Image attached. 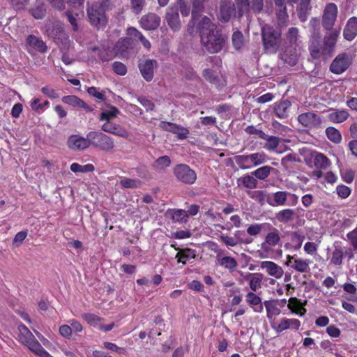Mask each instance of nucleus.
Listing matches in <instances>:
<instances>
[{
	"mask_svg": "<svg viewBox=\"0 0 357 357\" xmlns=\"http://www.w3.org/2000/svg\"><path fill=\"white\" fill-rule=\"evenodd\" d=\"M119 113V110L116 107H111L109 109L105 110L100 114V120L109 121L110 119L115 118Z\"/></svg>",
	"mask_w": 357,
	"mask_h": 357,
	"instance_id": "52",
	"label": "nucleus"
},
{
	"mask_svg": "<svg viewBox=\"0 0 357 357\" xmlns=\"http://www.w3.org/2000/svg\"><path fill=\"white\" fill-rule=\"evenodd\" d=\"M357 36V17H352L348 20L343 29V37L348 41L353 40Z\"/></svg>",
	"mask_w": 357,
	"mask_h": 357,
	"instance_id": "21",
	"label": "nucleus"
},
{
	"mask_svg": "<svg viewBox=\"0 0 357 357\" xmlns=\"http://www.w3.org/2000/svg\"><path fill=\"white\" fill-rule=\"evenodd\" d=\"M109 6L108 0L102 1H95L86 5V13L90 24L97 28L100 29L105 26L107 20L105 15L106 10Z\"/></svg>",
	"mask_w": 357,
	"mask_h": 357,
	"instance_id": "2",
	"label": "nucleus"
},
{
	"mask_svg": "<svg viewBox=\"0 0 357 357\" xmlns=\"http://www.w3.org/2000/svg\"><path fill=\"white\" fill-rule=\"evenodd\" d=\"M160 23V18L155 13H149L144 15L140 20L142 28L146 30L156 29Z\"/></svg>",
	"mask_w": 357,
	"mask_h": 357,
	"instance_id": "20",
	"label": "nucleus"
},
{
	"mask_svg": "<svg viewBox=\"0 0 357 357\" xmlns=\"http://www.w3.org/2000/svg\"><path fill=\"white\" fill-rule=\"evenodd\" d=\"M45 33L56 43H64L68 41L63 26L59 22H47L44 26Z\"/></svg>",
	"mask_w": 357,
	"mask_h": 357,
	"instance_id": "8",
	"label": "nucleus"
},
{
	"mask_svg": "<svg viewBox=\"0 0 357 357\" xmlns=\"http://www.w3.org/2000/svg\"><path fill=\"white\" fill-rule=\"evenodd\" d=\"M136 46L135 42L130 38H124L119 39L116 43L114 50L116 55L121 56H128L130 50H133Z\"/></svg>",
	"mask_w": 357,
	"mask_h": 357,
	"instance_id": "15",
	"label": "nucleus"
},
{
	"mask_svg": "<svg viewBox=\"0 0 357 357\" xmlns=\"http://www.w3.org/2000/svg\"><path fill=\"white\" fill-rule=\"evenodd\" d=\"M327 31L323 38V43L326 46L325 51L330 49L333 52L340 36V29H332Z\"/></svg>",
	"mask_w": 357,
	"mask_h": 357,
	"instance_id": "23",
	"label": "nucleus"
},
{
	"mask_svg": "<svg viewBox=\"0 0 357 357\" xmlns=\"http://www.w3.org/2000/svg\"><path fill=\"white\" fill-rule=\"evenodd\" d=\"M311 0H301L298 8V16L301 22H305L312 10Z\"/></svg>",
	"mask_w": 357,
	"mask_h": 357,
	"instance_id": "33",
	"label": "nucleus"
},
{
	"mask_svg": "<svg viewBox=\"0 0 357 357\" xmlns=\"http://www.w3.org/2000/svg\"><path fill=\"white\" fill-rule=\"evenodd\" d=\"M172 218L175 222H186L188 220V214L183 209L174 210Z\"/></svg>",
	"mask_w": 357,
	"mask_h": 357,
	"instance_id": "47",
	"label": "nucleus"
},
{
	"mask_svg": "<svg viewBox=\"0 0 357 357\" xmlns=\"http://www.w3.org/2000/svg\"><path fill=\"white\" fill-rule=\"evenodd\" d=\"M26 45L29 49H33L41 53L47 51V46L45 43L39 38L30 35L26 38ZM30 51V50H29Z\"/></svg>",
	"mask_w": 357,
	"mask_h": 357,
	"instance_id": "26",
	"label": "nucleus"
},
{
	"mask_svg": "<svg viewBox=\"0 0 357 357\" xmlns=\"http://www.w3.org/2000/svg\"><path fill=\"white\" fill-rule=\"evenodd\" d=\"M171 165V160L169 156L163 155L159 157L155 162L153 167L155 169L162 170Z\"/></svg>",
	"mask_w": 357,
	"mask_h": 357,
	"instance_id": "49",
	"label": "nucleus"
},
{
	"mask_svg": "<svg viewBox=\"0 0 357 357\" xmlns=\"http://www.w3.org/2000/svg\"><path fill=\"white\" fill-rule=\"evenodd\" d=\"M70 170L75 173H86L92 172L94 171V166L91 164H87L85 165H81L78 163H73L70 165Z\"/></svg>",
	"mask_w": 357,
	"mask_h": 357,
	"instance_id": "43",
	"label": "nucleus"
},
{
	"mask_svg": "<svg viewBox=\"0 0 357 357\" xmlns=\"http://www.w3.org/2000/svg\"><path fill=\"white\" fill-rule=\"evenodd\" d=\"M173 174L177 181L187 185H192L197 180L195 170L185 164L176 165L173 169Z\"/></svg>",
	"mask_w": 357,
	"mask_h": 357,
	"instance_id": "6",
	"label": "nucleus"
},
{
	"mask_svg": "<svg viewBox=\"0 0 357 357\" xmlns=\"http://www.w3.org/2000/svg\"><path fill=\"white\" fill-rule=\"evenodd\" d=\"M246 302L250 305L256 312H261L264 307L261 303V299L254 292H248L246 294Z\"/></svg>",
	"mask_w": 357,
	"mask_h": 357,
	"instance_id": "30",
	"label": "nucleus"
},
{
	"mask_svg": "<svg viewBox=\"0 0 357 357\" xmlns=\"http://www.w3.org/2000/svg\"><path fill=\"white\" fill-rule=\"evenodd\" d=\"M264 305L266 310L267 317L268 319H271L273 317L280 314V309L275 305L270 303L269 301H265Z\"/></svg>",
	"mask_w": 357,
	"mask_h": 357,
	"instance_id": "54",
	"label": "nucleus"
},
{
	"mask_svg": "<svg viewBox=\"0 0 357 357\" xmlns=\"http://www.w3.org/2000/svg\"><path fill=\"white\" fill-rule=\"evenodd\" d=\"M112 69L115 73L119 75H125L127 73L126 66L119 61H115L112 63Z\"/></svg>",
	"mask_w": 357,
	"mask_h": 357,
	"instance_id": "61",
	"label": "nucleus"
},
{
	"mask_svg": "<svg viewBox=\"0 0 357 357\" xmlns=\"http://www.w3.org/2000/svg\"><path fill=\"white\" fill-rule=\"evenodd\" d=\"M291 106V102L288 100H282L275 102L274 105V114L280 119L288 117V109Z\"/></svg>",
	"mask_w": 357,
	"mask_h": 357,
	"instance_id": "27",
	"label": "nucleus"
},
{
	"mask_svg": "<svg viewBox=\"0 0 357 357\" xmlns=\"http://www.w3.org/2000/svg\"><path fill=\"white\" fill-rule=\"evenodd\" d=\"M298 121L305 127L319 128L322 123L321 117L314 112H305L298 116Z\"/></svg>",
	"mask_w": 357,
	"mask_h": 357,
	"instance_id": "16",
	"label": "nucleus"
},
{
	"mask_svg": "<svg viewBox=\"0 0 357 357\" xmlns=\"http://www.w3.org/2000/svg\"><path fill=\"white\" fill-rule=\"evenodd\" d=\"M220 264L231 271L234 270L238 266L236 260L231 257H223L220 259Z\"/></svg>",
	"mask_w": 357,
	"mask_h": 357,
	"instance_id": "51",
	"label": "nucleus"
},
{
	"mask_svg": "<svg viewBox=\"0 0 357 357\" xmlns=\"http://www.w3.org/2000/svg\"><path fill=\"white\" fill-rule=\"evenodd\" d=\"M145 5V0H130V6L132 11L139 14Z\"/></svg>",
	"mask_w": 357,
	"mask_h": 357,
	"instance_id": "62",
	"label": "nucleus"
},
{
	"mask_svg": "<svg viewBox=\"0 0 357 357\" xmlns=\"http://www.w3.org/2000/svg\"><path fill=\"white\" fill-rule=\"evenodd\" d=\"M62 102L70 105L75 107L83 108L87 112H91L93 109L90 107L86 103H85L82 100L79 99L76 96H63L61 99Z\"/></svg>",
	"mask_w": 357,
	"mask_h": 357,
	"instance_id": "25",
	"label": "nucleus"
},
{
	"mask_svg": "<svg viewBox=\"0 0 357 357\" xmlns=\"http://www.w3.org/2000/svg\"><path fill=\"white\" fill-rule=\"evenodd\" d=\"M262 139L266 140V143L264 145V148L269 151H274L278 146L281 139L275 136H268L266 135V138Z\"/></svg>",
	"mask_w": 357,
	"mask_h": 357,
	"instance_id": "39",
	"label": "nucleus"
},
{
	"mask_svg": "<svg viewBox=\"0 0 357 357\" xmlns=\"http://www.w3.org/2000/svg\"><path fill=\"white\" fill-rule=\"evenodd\" d=\"M300 159L296 153L288 154L283 157L281 160V165L286 169L289 168V162H299Z\"/></svg>",
	"mask_w": 357,
	"mask_h": 357,
	"instance_id": "57",
	"label": "nucleus"
},
{
	"mask_svg": "<svg viewBox=\"0 0 357 357\" xmlns=\"http://www.w3.org/2000/svg\"><path fill=\"white\" fill-rule=\"evenodd\" d=\"M245 131L248 135H257L260 139L266 138V134H265L261 130L256 128L254 126H248Z\"/></svg>",
	"mask_w": 357,
	"mask_h": 357,
	"instance_id": "63",
	"label": "nucleus"
},
{
	"mask_svg": "<svg viewBox=\"0 0 357 357\" xmlns=\"http://www.w3.org/2000/svg\"><path fill=\"white\" fill-rule=\"evenodd\" d=\"M260 267L265 270L268 275L276 279H280L283 276V268L273 261H263L260 263Z\"/></svg>",
	"mask_w": 357,
	"mask_h": 357,
	"instance_id": "18",
	"label": "nucleus"
},
{
	"mask_svg": "<svg viewBox=\"0 0 357 357\" xmlns=\"http://www.w3.org/2000/svg\"><path fill=\"white\" fill-rule=\"evenodd\" d=\"M90 145L105 151H112L114 147L112 138L101 132L91 131L87 134Z\"/></svg>",
	"mask_w": 357,
	"mask_h": 357,
	"instance_id": "4",
	"label": "nucleus"
},
{
	"mask_svg": "<svg viewBox=\"0 0 357 357\" xmlns=\"http://www.w3.org/2000/svg\"><path fill=\"white\" fill-rule=\"evenodd\" d=\"M271 126L275 133L285 136L291 129L286 126L282 125L278 121L273 120L271 123Z\"/></svg>",
	"mask_w": 357,
	"mask_h": 357,
	"instance_id": "48",
	"label": "nucleus"
},
{
	"mask_svg": "<svg viewBox=\"0 0 357 357\" xmlns=\"http://www.w3.org/2000/svg\"><path fill=\"white\" fill-rule=\"evenodd\" d=\"M268 232L267 233L264 241L261 245V250L268 253L273 247L276 246L280 242V234L278 229L268 224Z\"/></svg>",
	"mask_w": 357,
	"mask_h": 357,
	"instance_id": "12",
	"label": "nucleus"
},
{
	"mask_svg": "<svg viewBox=\"0 0 357 357\" xmlns=\"http://www.w3.org/2000/svg\"><path fill=\"white\" fill-rule=\"evenodd\" d=\"M202 75L207 81L212 84H216L218 82V76L216 73L209 68L204 69Z\"/></svg>",
	"mask_w": 357,
	"mask_h": 357,
	"instance_id": "56",
	"label": "nucleus"
},
{
	"mask_svg": "<svg viewBox=\"0 0 357 357\" xmlns=\"http://www.w3.org/2000/svg\"><path fill=\"white\" fill-rule=\"evenodd\" d=\"M349 113L346 109H333L328 114V119L333 123L344 122L349 117Z\"/></svg>",
	"mask_w": 357,
	"mask_h": 357,
	"instance_id": "28",
	"label": "nucleus"
},
{
	"mask_svg": "<svg viewBox=\"0 0 357 357\" xmlns=\"http://www.w3.org/2000/svg\"><path fill=\"white\" fill-rule=\"evenodd\" d=\"M18 330L20 332L18 340L31 351L34 353L38 348H40L41 344L25 325H19Z\"/></svg>",
	"mask_w": 357,
	"mask_h": 357,
	"instance_id": "9",
	"label": "nucleus"
},
{
	"mask_svg": "<svg viewBox=\"0 0 357 357\" xmlns=\"http://www.w3.org/2000/svg\"><path fill=\"white\" fill-rule=\"evenodd\" d=\"M314 165L319 169H326L331 165V162L323 153H317L314 159Z\"/></svg>",
	"mask_w": 357,
	"mask_h": 357,
	"instance_id": "38",
	"label": "nucleus"
},
{
	"mask_svg": "<svg viewBox=\"0 0 357 357\" xmlns=\"http://www.w3.org/2000/svg\"><path fill=\"white\" fill-rule=\"evenodd\" d=\"M289 192L278 191L271 197L269 205L271 206H284L288 199Z\"/></svg>",
	"mask_w": 357,
	"mask_h": 357,
	"instance_id": "34",
	"label": "nucleus"
},
{
	"mask_svg": "<svg viewBox=\"0 0 357 357\" xmlns=\"http://www.w3.org/2000/svg\"><path fill=\"white\" fill-rule=\"evenodd\" d=\"M248 195L252 199L257 202L261 206L266 203L269 204L271 195L266 190H255L248 192Z\"/></svg>",
	"mask_w": 357,
	"mask_h": 357,
	"instance_id": "35",
	"label": "nucleus"
},
{
	"mask_svg": "<svg viewBox=\"0 0 357 357\" xmlns=\"http://www.w3.org/2000/svg\"><path fill=\"white\" fill-rule=\"evenodd\" d=\"M352 59L347 53L339 54L330 66V70L337 75L342 74L350 66Z\"/></svg>",
	"mask_w": 357,
	"mask_h": 357,
	"instance_id": "11",
	"label": "nucleus"
},
{
	"mask_svg": "<svg viewBox=\"0 0 357 357\" xmlns=\"http://www.w3.org/2000/svg\"><path fill=\"white\" fill-rule=\"evenodd\" d=\"M298 38V29L296 27H291L289 29L287 34L286 39L291 44L294 45L296 43Z\"/></svg>",
	"mask_w": 357,
	"mask_h": 357,
	"instance_id": "55",
	"label": "nucleus"
},
{
	"mask_svg": "<svg viewBox=\"0 0 357 357\" xmlns=\"http://www.w3.org/2000/svg\"><path fill=\"white\" fill-rule=\"evenodd\" d=\"M232 44L236 50H240L244 45L243 33L239 31H235L232 35Z\"/></svg>",
	"mask_w": 357,
	"mask_h": 357,
	"instance_id": "53",
	"label": "nucleus"
},
{
	"mask_svg": "<svg viewBox=\"0 0 357 357\" xmlns=\"http://www.w3.org/2000/svg\"><path fill=\"white\" fill-rule=\"evenodd\" d=\"M82 318L91 326H96L100 321L101 318L94 314L85 313L82 314Z\"/></svg>",
	"mask_w": 357,
	"mask_h": 357,
	"instance_id": "58",
	"label": "nucleus"
},
{
	"mask_svg": "<svg viewBox=\"0 0 357 357\" xmlns=\"http://www.w3.org/2000/svg\"><path fill=\"white\" fill-rule=\"evenodd\" d=\"M272 328L278 333H281L289 328V319H282L278 325L272 324Z\"/></svg>",
	"mask_w": 357,
	"mask_h": 357,
	"instance_id": "60",
	"label": "nucleus"
},
{
	"mask_svg": "<svg viewBox=\"0 0 357 357\" xmlns=\"http://www.w3.org/2000/svg\"><path fill=\"white\" fill-rule=\"evenodd\" d=\"M165 20L168 25L174 31L181 28L178 8L169 7L167 10Z\"/></svg>",
	"mask_w": 357,
	"mask_h": 357,
	"instance_id": "22",
	"label": "nucleus"
},
{
	"mask_svg": "<svg viewBox=\"0 0 357 357\" xmlns=\"http://www.w3.org/2000/svg\"><path fill=\"white\" fill-rule=\"evenodd\" d=\"M236 8L231 0H220L218 19L222 22H227L236 15Z\"/></svg>",
	"mask_w": 357,
	"mask_h": 357,
	"instance_id": "14",
	"label": "nucleus"
},
{
	"mask_svg": "<svg viewBox=\"0 0 357 357\" xmlns=\"http://www.w3.org/2000/svg\"><path fill=\"white\" fill-rule=\"evenodd\" d=\"M138 67L143 78L150 82L153 78L154 70L158 67V62L153 59H140Z\"/></svg>",
	"mask_w": 357,
	"mask_h": 357,
	"instance_id": "13",
	"label": "nucleus"
},
{
	"mask_svg": "<svg viewBox=\"0 0 357 357\" xmlns=\"http://www.w3.org/2000/svg\"><path fill=\"white\" fill-rule=\"evenodd\" d=\"M67 145L73 151H82L90 146V142L87 137L84 138L78 135H72L68 139Z\"/></svg>",
	"mask_w": 357,
	"mask_h": 357,
	"instance_id": "17",
	"label": "nucleus"
},
{
	"mask_svg": "<svg viewBox=\"0 0 357 357\" xmlns=\"http://www.w3.org/2000/svg\"><path fill=\"white\" fill-rule=\"evenodd\" d=\"M176 250H178L176 255L175 258L177 259L178 263H182L185 264V261L191 259H195L196 257L195 250L190 248H176Z\"/></svg>",
	"mask_w": 357,
	"mask_h": 357,
	"instance_id": "32",
	"label": "nucleus"
},
{
	"mask_svg": "<svg viewBox=\"0 0 357 357\" xmlns=\"http://www.w3.org/2000/svg\"><path fill=\"white\" fill-rule=\"evenodd\" d=\"M268 224H253L247 229V233L251 236H257L260 234L264 226Z\"/></svg>",
	"mask_w": 357,
	"mask_h": 357,
	"instance_id": "59",
	"label": "nucleus"
},
{
	"mask_svg": "<svg viewBox=\"0 0 357 357\" xmlns=\"http://www.w3.org/2000/svg\"><path fill=\"white\" fill-rule=\"evenodd\" d=\"M267 156L264 153H254L249 155H238L234 157L236 163L241 169H248L252 166H258L267 161Z\"/></svg>",
	"mask_w": 357,
	"mask_h": 357,
	"instance_id": "5",
	"label": "nucleus"
},
{
	"mask_svg": "<svg viewBox=\"0 0 357 357\" xmlns=\"http://www.w3.org/2000/svg\"><path fill=\"white\" fill-rule=\"evenodd\" d=\"M338 9L334 3H329L326 5L321 17V24L324 29L331 30L333 29Z\"/></svg>",
	"mask_w": 357,
	"mask_h": 357,
	"instance_id": "10",
	"label": "nucleus"
},
{
	"mask_svg": "<svg viewBox=\"0 0 357 357\" xmlns=\"http://www.w3.org/2000/svg\"><path fill=\"white\" fill-rule=\"evenodd\" d=\"M31 13L34 18L38 20L43 19L46 14L45 5L43 3H38L31 8Z\"/></svg>",
	"mask_w": 357,
	"mask_h": 357,
	"instance_id": "44",
	"label": "nucleus"
},
{
	"mask_svg": "<svg viewBox=\"0 0 357 357\" xmlns=\"http://www.w3.org/2000/svg\"><path fill=\"white\" fill-rule=\"evenodd\" d=\"M237 8L238 17H242L247 13L250 9V3L249 0H235V4Z\"/></svg>",
	"mask_w": 357,
	"mask_h": 357,
	"instance_id": "42",
	"label": "nucleus"
},
{
	"mask_svg": "<svg viewBox=\"0 0 357 357\" xmlns=\"http://www.w3.org/2000/svg\"><path fill=\"white\" fill-rule=\"evenodd\" d=\"M93 52H98V56L102 61H109L114 57V54L107 49L93 47Z\"/></svg>",
	"mask_w": 357,
	"mask_h": 357,
	"instance_id": "46",
	"label": "nucleus"
},
{
	"mask_svg": "<svg viewBox=\"0 0 357 357\" xmlns=\"http://www.w3.org/2000/svg\"><path fill=\"white\" fill-rule=\"evenodd\" d=\"M261 36L266 52L275 53L280 45L281 32L269 24H265L261 29Z\"/></svg>",
	"mask_w": 357,
	"mask_h": 357,
	"instance_id": "3",
	"label": "nucleus"
},
{
	"mask_svg": "<svg viewBox=\"0 0 357 357\" xmlns=\"http://www.w3.org/2000/svg\"><path fill=\"white\" fill-rule=\"evenodd\" d=\"M205 0H190V3L192 5V20L189 22L188 26L189 30L191 27L194 26L195 22L198 23L199 19L202 16H197V14L201 13L204 9V1Z\"/></svg>",
	"mask_w": 357,
	"mask_h": 357,
	"instance_id": "24",
	"label": "nucleus"
},
{
	"mask_svg": "<svg viewBox=\"0 0 357 357\" xmlns=\"http://www.w3.org/2000/svg\"><path fill=\"white\" fill-rule=\"evenodd\" d=\"M296 211L291 208H285L275 214L276 220L281 223H288L294 220Z\"/></svg>",
	"mask_w": 357,
	"mask_h": 357,
	"instance_id": "31",
	"label": "nucleus"
},
{
	"mask_svg": "<svg viewBox=\"0 0 357 357\" xmlns=\"http://www.w3.org/2000/svg\"><path fill=\"white\" fill-rule=\"evenodd\" d=\"M310 263L311 261L310 259L298 258L294 264L293 268L299 273H307L310 269Z\"/></svg>",
	"mask_w": 357,
	"mask_h": 357,
	"instance_id": "41",
	"label": "nucleus"
},
{
	"mask_svg": "<svg viewBox=\"0 0 357 357\" xmlns=\"http://www.w3.org/2000/svg\"><path fill=\"white\" fill-rule=\"evenodd\" d=\"M120 185L123 188H137L141 186L142 182L139 179L123 177L120 181Z\"/></svg>",
	"mask_w": 357,
	"mask_h": 357,
	"instance_id": "45",
	"label": "nucleus"
},
{
	"mask_svg": "<svg viewBox=\"0 0 357 357\" xmlns=\"http://www.w3.org/2000/svg\"><path fill=\"white\" fill-rule=\"evenodd\" d=\"M238 185L249 189H255L257 187L258 181L252 174H245L238 179Z\"/></svg>",
	"mask_w": 357,
	"mask_h": 357,
	"instance_id": "36",
	"label": "nucleus"
},
{
	"mask_svg": "<svg viewBox=\"0 0 357 357\" xmlns=\"http://www.w3.org/2000/svg\"><path fill=\"white\" fill-rule=\"evenodd\" d=\"M347 237L349 239L350 244L353 247L354 250L357 251V227L351 231L347 234Z\"/></svg>",
	"mask_w": 357,
	"mask_h": 357,
	"instance_id": "64",
	"label": "nucleus"
},
{
	"mask_svg": "<svg viewBox=\"0 0 357 357\" xmlns=\"http://www.w3.org/2000/svg\"><path fill=\"white\" fill-rule=\"evenodd\" d=\"M344 253L341 248H336L332 252L331 264L340 266L342 264Z\"/></svg>",
	"mask_w": 357,
	"mask_h": 357,
	"instance_id": "50",
	"label": "nucleus"
},
{
	"mask_svg": "<svg viewBox=\"0 0 357 357\" xmlns=\"http://www.w3.org/2000/svg\"><path fill=\"white\" fill-rule=\"evenodd\" d=\"M160 127L165 130L176 135L177 137L180 139L187 138L189 134V130L187 128L169 122H162Z\"/></svg>",
	"mask_w": 357,
	"mask_h": 357,
	"instance_id": "19",
	"label": "nucleus"
},
{
	"mask_svg": "<svg viewBox=\"0 0 357 357\" xmlns=\"http://www.w3.org/2000/svg\"><path fill=\"white\" fill-rule=\"evenodd\" d=\"M274 170V168L270 166H263L261 167L256 170L251 172V174L254 176L256 178L259 180L264 181L266 180L271 174V171Z\"/></svg>",
	"mask_w": 357,
	"mask_h": 357,
	"instance_id": "37",
	"label": "nucleus"
},
{
	"mask_svg": "<svg viewBox=\"0 0 357 357\" xmlns=\"http://www.w3.org/2000/svg\"><path fill=\"white\" fill-rule=\"evenodd\" d=\"M197 30L200 35L202 45L209 53L220 52L226 45L227 37L218 29L216 24L207 16L199 19Z\"/></svg>",
	"mask_w": 357,
	"mask_h": 357,
	"instance_id": "1",
	"label": "nucleus"
},
{
	"mask_svg": "<svg viewBox=\"0 0 357 357\" xmlns=\"http://www.w3.org/2000/svg\"><path fill=\"white\" fill-rule=\"evenodd\" d=\"M325 44L323 40H321V36L319 33H314L311 39L309 50L312 57L314 59L320 58L327 59L330 57L332 51L328 49L325 51Z\"/></svg>",
	"mask_w": 357,
	"mask_h": 357,
	"instance_id": "7",
	"label": "nucleus"
},
{
	"mask_svg": "<svg viewBox=\"0 0 357 357\" xmlns=\"http://www.w3.org/2000/svg\"><path fill=\"white\" fill-rule=\"evenodd\" d=\"M326 135L328 139L335 144H340L342 141L340 132L334 127H328L326 129Z\"/></svg>",
	"mask_w": 357,
	"mask_h": 357,
	"instance_id": "40",
	"label": "nucleus"
},
{
	"mask_svg": "<svg viewBox=\"0 0 357 357\" xmlns=\"http://www.w3.org/2000/svg\"><path fill=\"white\" fill-rule=\"evenodd\" d=\"M262 275L260 273H248L243 275L245 280L249 281V286L252 291H256L261 287Z\"/></svg>",
	"mask_w": 357,
	"mask_h": 357,
	"instance_id": "29",
	"label": "nucleus"
}]
</instances>
